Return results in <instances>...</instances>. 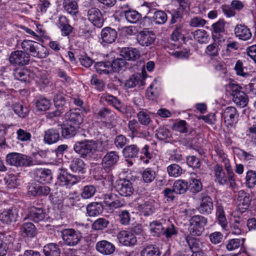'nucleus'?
<instances>
[{
    "instance_id": "obj_1",
    "label": "nucleus",
    "mask_w": 256,
    "mask_h": 256,
    "mask_svg": "<svg viewBox=\"0 0 256 256\" xmlns=\"http://www.w3.org/2000/svg\"><path fill=\"white\" fill-rule=\"evenodd\" d=\"M96 148L95 141L85 140L76 142L74 145L73 150L80 157L88 158L92 157Z\"/></svg>"
},
{
    "instance_id": "obj_2",
    "label": "nucleus",
    "mask_w": 256,
    "mask_h": 256,
    "mask_svg": "<svg viewBox=\"0 0 256 256\" xmlns=\"http://www.w3.org/2000/svg\"><path fill=\"white\" fill-rule=\"evenodd\" d=\"M6 160L8 164L16 167L28 166L34 164L30 156L18 152L8 154Z\"/></svg>"
},
{
    "instance_id": "obj_3",
    "label": "nucleus",
    "mask_w": 256,
    "mask_h": 256,
    "mask_svg": "<svg viewBox=\"0 0 256 256\" xmlns=\"http://www.w3.org/2000/svg\"><path fill=\"white\" fill-rule=\"evenodd\" d=\"M190 234L194 236H200L204 230L207 224V219L200 215H196L190 220Z\"/></svg>"
},
{
    "instance_id": "obj_4",
    "label": "nucleus",
    "mask_w": 256,
    "mask_h": 256,
    "mask_svg": "<svg viewBox=\"0 0 256 256\" xmlns=\"http://www.w3.org/2000/svg\"><path fill=\"white\" fill-rule=\"evenodd\" d=\"M61 235L64 244L70 246L77 245L82 238V233L73 228H66L61 231Z\"/></svg>"
},
{
    "instance_id": "obj_5",
    "label": "nucleus",
    "mask_w": 256,
    "mask_h": 256,
    "mask_svg": "<svg viewBox=\"0 0 256 256\" xmlns=\"http://www.w3.org/2000/svg\"><path fill=\"white\" fill-rule=\"evenodd\" d=\"M104 206L110 210L122 207L124 205V200L120 198L116 194L108 193L103 195Z\"/></svg>"
},
{
    "instance_id": "obj_6",
    "label": "nucleus",
    "mask_w": 256,
    "mask_h": 256,
    "mask_svg": "<svg viewBox=\"0 0 256 256\" xmlns=\"http://www.w3.org/2000/svg\"><path fill=\"white\" fill-rule=\"evenodd\" d=\"M30 54L25 52L16 50L12 52L9 56V62L14 66H24L28 64Z\"/></svg>"
},
{
    "instance_id": "obj_7",
    "label": "nucleus",
    "mask_w": 256,
    "mask_h": 256,
    "mask_svg": "<svg viewBox=\"0 0 256 256\" xmlns=\"http://www.w3.org/2000/svg\"><path fill=\"white\" fill-rule=\"evenodd\" d=\"M116 116L114 112L107 108H100L97 113L98 118L102 120L105 126L110 128L114 126Z\"/></svg>"
},
{
    "instance_id": "obj_8",
    "label": "nucleus",
    "mask_w": 256,
    "mask_h": 256,
    "mask_svg": "<svg viewBox=\"0 0 256 256\" xmlns=\"http://www.w3.org/2000/svg\"><path fill=\"white\" fill-rule=\"evenodd\" d=\"M88 20L96 27L100 28L104 22L102 14L100 10L96 8H91L87 10Z\"/></svg>"
},
{
    "instance_id": "obj_9",
    "label": "nucleus",
    "mask_w": 256,
    "mask_h": 256,
    "mask_svg": "<svg viewBox=\"0 0 256 256\" xmlns=\"http://www.w3.org/2000/svg\"><path fill=\"white\" fill-rule=\"evenodd\" d=\"M116 188L118 194L123 196H130L134 192L132 183L126 179H120L116 182Z\"/></svg>"
},
{
    "instance_id": "obj_10",
    "label": "nucleus",
    "mask_w": 256,
    "mask_h": 256,
    "mask_svg": "<svg viewBox=\"0 0 256 256\" xmlns=\"http://www.w3.org/2000/svg\"><path fill=\"white\" fill-rule=\"evenodd\" d=\"M239 116L236 108L234 106H228L226 108L222 114V117L224 120L227 126H232L237 122Z\"/></svg>"
},
{
    "instance_id": "obj_11",
    "label": "nucleus",
    "mask_w": 256,
    "mask_h": 256,
    "mask_svg": "<svg viewBox=\"0 0 256 256\" xmlns=\"http://www.w3.org/2000/svg\"><path fill=\"white\" fill-rule=\"evenodd\" d=\"M60 171L58 180L60 185L72 186L78 181L76 176L68 173L66 169H60Z\"/></svg>"
},
{
    "instance_id": "obj_12",
    "label": "nucleus",
    "mask_w": 256,
    "mask_h": 256,
    "mask_svg": "<svg viewBox=\"0 0 256 256\" xmlns=\"http://www.w3.org/2000/svg\"><path fill=\"white\" fill-rule=\"evenodd\" d=\"M119 242L125 246H133L136 244L135 235L128 230H121L117 234Z\"/></svg>"
},
{
    "instance_id": "obj_13",
    "label": "nucleus",
    "mask_w": 256,
    "mask_h": 256,
    "mask_svg": "<svg viewBox=\"0 0 256 256\" xmlns=\"http://www.w3.org/2000/svg\"><path fill=\"white\" fill-rule=\"evenodd\" d=\"M101 99L106 101L108 104L112 106L120 113L124 114L126 112V109L124 105L117 97L108 94H104L101 96Z\"/></svg>"
},
{
    "instance_id": "obj_14",
    "label": "nucleus",
    "mask_w": 256,
    "mask_h": 256,
    "mask_svg": "<svg viewBox=\"0 0 256 256\" xmlns=\"http://www.w3.org/2000/svg\"><path fill=\"white\" fill-rule=\"evenodd\" d=\"M46 213L44 208H28V214L24 220L28 219L35 222L44 221L46 219Z\"/></svg>"
},
{
    "instance_id": "obj_15",
    "label": "nucleus",
    "mask_w": 256,
    "mask_h": 256,
    "mask_svg": "<svg viewBox=\"0 0 256 256\" xmlns=\"http://www.w3.org/2000/svg\"><path fill=\"white\" fill-rule=\"evenodd\" d=\"M136 39L140 46H148L154 44L156 40V36L152 32L142 30L137 35Z\"/></svg>"
},
{
    "instance_id": "obj_16",
    "label": "nucleus",
    "mask_w": 256,
    "mask_h": 256,
    "mask_svg": "<svg viewBox=\"0 0 256 256\" xmlns=\"http://www.w3.org/2000/svg\"><path fill=\"white\" fill-rule=\"evenodd\" d=\"M214 181L221 186L229 185L228 175H226L222 166L216 164L214 166Z\"/></svg>"
},
{
    "instance_id": "obj_17",
    "label": "nucleus",
    "mask_w": 256,
    "mask_h": 256,
    "mask_svg": "<svg viewBox=\"0 0 256 256\" xmlns=\"http://www.w3.org/2000/svg\"><path fill=\"white\" fill-rule=\"evenodd\" d=\"M100 36L101 43L110 44L116 41L118 32L115 29L107 26L102 29Z\"/></svg>"
},
{
    "instance_id": "obj_18",
    "label": "nucleus",
    "mask_w": 256,
    "mask_h": 256,
    "mask_svg": "<svg viewBox=\"0 0 256 256\" xmlns=\"http://www.w3.org/2000/svg\"><path fill=\"white\" fill-rule=\"evenodd\" d=\"M84 115L77 109L71 110L66 114L67 122L78 127L83 122Z\"/></svg>"
},
{
    "instance_id": "obj_19",
    "label": "nucleus",
    "mask_w": 256,
    "mask_h": 256,
    "mask_svg": "<svg viewBox=\"0 0 256 256\" xmlns=\"http://www.w3.org/2000/svg\"><path fill=\"white\" fill-rule=\"evenodd\" d=\"M60 138V128H50L44 132V142L52 144L57 142Z\"/></svg>"
},
{
    "instance_id": "obj_20",
    "label": "nucleus",
    "mask_w": 256,
    "mask_h": 256,
    "mask_svg": "<svg viewBox=\"0 0 256 256\" xmlns=\"http://www.w3.org/2000/svg\"><path fill=\"white\" fill-rule=\"evenodd\" d=\"M18 216V211L16 208H11L4 210L0 215V220L4 224H10L16 222Z\"/></svg>"
},
{
    "instance_id": "obj_21",
    "label": "nucleus",
    "mask_w": 256,
    "mask_h": 256,
    "mask_svg": "<svg viewBox=\"0 0 256 256\" xmlns=\"http://www.w3.org/2000/svg\"><path fill=\"white\" fill-rule=\"evenodd\" d=\"M58 26L63 36H68L73 32L74 28L70 24V20L66 16H59Z\"/></svg>"
},
{
    "instance_id": "obj_22",
    "label": "nucleus",
    "mask_w": 256,
    "mask_h": 256,
    "mask_svg": "<svg viewBox=\"0 0 256 256\" xmlns=\"http://www.w3.org/2000/svg\"><path fill=\"white\" fill-rule=\"evenodd\" d=\"M115 248L114 244L106 240L98 242L96 246V250L104 255L112 254L114 252Z\"/></svg>"
},
{
    "instance_id": "obj_23",
    "label": "nucleus",
    "mask_w": 256,
    "mask_h": 256,
    "mask_svg": "<svg viewBox=\"0 0 256 256\" xmlns=\"http://www.w3.org/2000/svg\"><path fill=\"white\" fill-rule=\"evenodd\" d=\"M122 57L128 60H136L140 57V54L138 50L134 48H123L120 51Z\"/></svg>"
},
{
    "instance_id": "obj_24",
    "label": "nucleus",
    "mask_w": 256,
    "mask_h": 256,
    "mask_svg": "<svg viewBox=\"0 0 256 256\" xmlns=\"http://www.w3.org/2000/svg\"><path fill=\"white\" fill-rule=\"evenodd\" d=\"M36 180L40 183H50L52 178V172L49 169L40 168L36 170Z\"/></svg>"
},
{
    "instance_id": "obj_25",
    "label": "nucleus",
    "mask_w": 256,
    "mask_h": 256,
    "mask_svg": "<svg viewBox=\"0 0 256 256\" xmlns=\"http://www.w3.org/2000/svg\"><path fill=\"white\" fill-rule=\"evenodd\" d=\"M194 236L190 234L186 235L184 240L188 244L190 250L193 252H198L201 251L202 248V243L198 238L193 237Z\"/></svg>"
},
{
    "instance_id": "obj_26",
    "label": "nucleus",
    "mask_w": 256,
    "mask_h": 256,
    "mask_svg": "<svg viewBox=\"0 0 256 256\" xmlns=\"http://www.w3.org/2000/svg\"><path fill=\"white\" fill-rule=\"evenodd\" d=\"M224 26L225 22L224 20L220 19L212 24V27L214 31L212 32V38L214 42H221L222 41V37L220 33L224 31Z\"/></svg>"
},
{
    "instance_id": "obj_27",
    "label": "nucleus",
    "mask_w": 256,
    "mask_h": 256,
    "mask_svg": "<svg viewBox=\"0 0 256 256\" xmlns=\"http://www.w3.org/2000/svg\"><path fill=\"white\" fill-rule=\"evenodd\" d=\"M11 100L13 104L12 107L16 114L22 118L26 117L29 113V109L26 106H24L20 102H16V98L10 96Z\"/></svg>"
},
{
    "instance_id": "obj_28",
    "label": "nucleus",
    "mask_w": 256,
    "mask_h": 256,
    "mask_svg": "<svg viewBox=\"0 0 256 256\" xmlns=\"http://www.w3.org/2000/svg\"><path fill=\"white\" fill-rule=\"evenodd\" d=\"M118 152L116 151L108 152L102 159L104 166L111 168L116 164L119 160Z\"/></svg>"
},
{
    "instance_id": "obj_29",
    "label": "nucleus",
    "mask_w": 256,
    "mask_h": 256,
    "mask_svg": "<svg viewBox=\"0 0 256 256\" xmlns=\"http://www.w3.org/2000/svg\"><path fill=\"white\" fill-rule=\"evenodd\" d=\"M252 198L250 194L244 190H240L238 192L237 196V202L239 206H241L242 208L246 210L250 204Z\"/></svg>"
},
{
    "instance_id": "obj_30",
    "label": "nucleus",
    "mask_w": 256,
    "mask_h": 256,
    "mask_svg": "<svg viewBox=\"0 0 256 256\" xmlns=\"http://www.w3.org/2000/svg\"><path fill=\"white\" fill-rule=\"evenodd\" d=\"M198 209L201 214H210L213 210L212 198L208 196L202 197L201 204Z\"/></svg>"
},
{
    "instance_id": "obj_31",
    "label": "nucleus",
    "mask_w": 256,
    "mask_h": 256,
    "mask_svg": "<svg viewBox=\"0 0 256 256\" xmlns=\"http://www.w3.org/2000/svg\"><path fill=\"white\" fill-rule=\"evenodd\" d=\"M86 164L79 158H74L69 164L70 169L74 172L84 174L86 170Z\"/></svg>"
},
{
    "instance_id": "obj_32",
    "label": "nucleus",
    "mask_w": 256,
    "mask_h": 256,
    "mask_svg": "<svg viewBox=\"0 0 256 256\" xmlns=\"http://www.w3.org/2000/svg\"><path fill=\"white\" fill-rule=\"evenodd\" d=\"M30 52L32 56L40 58H45L48 54L47 48L36 42L34 44Z\"/></svg>"
},
{
    "instance_id": "obj_33",
    "label": "nucleus",
    "mask_w": 256,
    "mask_h": 256,
    "mask_svg": "<svg viewBox=\"0 0 256 256\" xmlns=\"http://www.w3.org/2000/svg\"><path fill=\"white\" fill-rule=\"evenodd\" d=\"M234 34L239 39L246 40L252 37V33L249 28L242 24H238L234 28Z\"/></svg>"
},
{
    "instance_id": "obj_34",
    "label": "nucleus",
    "mask_w": 256,
    "mask_h": 256,
    "mask_svg": "<svg viewBox=\"0 0 256 256\" xmlns=\"http://www.w3.org/2000/svg\"><path fill=\"white\" fill-rule=\"evenodd\" d=\"M43 252L45 256H60V245L56 243H49L44 246Z\"/></svg>"
},
{
    "instance_id": "obj_35",
    "label": "nucleus",
    "mask_w": 256,
    "mask_h": 256,
    "mask_svg": "<svg viewBox=\"0 0 256 256\" xmlns=\"http://www.w3.org/2000/svg\"><path fill=\"white\" fill-rule=\"evenodd\" d=\"M104 208V206L100 202L90 203L86 207L87 214L90 216H96L102 212Z\"/></svg>"
},
{
    "instance_id": "obj_36",
    "label": "nucleus",
    "mask_w": 256,
    "mask_h": 256,
    "mask_svg": "<svg viewBox=\"0 0 256 256\" xmlns=\"http://www.w3.org/2000/svg\"><path fill=\"white\" fill-rule=\"evenodd\" d=\"M54 102L55 106L58 109H61L64 111L68 110V107L66 106L67 103L64 98V94L60 92L56 93L54 98Z\"/></svg>"
},
{
    "instance_id": "obj_37",
    "label": "nucleus",
    "mask_w": 256,
    "mask_h": 256,
    "mask_svg": "<svg viewBox=\"0 0 256 256\" xmlns=\"http://www.w3.org/2000/svg\"><path fill=\"white\" fill-rule=\"evenodd\" d=\"M20 232L24 236L32 238L36 235V228L33 224L25 222L21 226Z\"/></svg>"
},
{
    "instance_id": "obj_38",
    "label": "nucleus",
    "mask_w": 256,
    "mask_h": 256,
    "mask_svg": "<svg viewBox=\"0 0 256 256\" xmlns=\"http://www.w3.org/2000/svg\"><path fill=\"white\" fill-rule=\"evenodd\" d=\"M78 127L67 122L62 127V134L64 138H69L74 136L76 133V128Z\"/></svg>"
},
{
    "instance_id": "obj_39",
    "label": "nucleus",
    "mask_w": 256,
    "mask_h": 256,
    "mask_svg": "<svg viewBox=\"0 0 256 256\" xmlns=\"http://www.w3.org/2000/svg\"><path fill=\"white\" fill-rule=\"evenodd\" d=\"M216 214L219 224L222 228L226 229L228 226V222L225 216L224 207L221 204L217 203L216 204Z\"/></svg>"
},
{
    "instance_id": "obj_40",
    "label": "nucleus",
    "mask_w": 256,
    "mask_h": 256,
    "mask_svg": "<svg viewBox=\"0 0 256 256\" xmlns=\"http://www.w3.org/2000/svg\"><path fill=\"white\" fill-rule=\"evenodd\" d=\"M224 168L226 171L228 175L230 181V188H234L236 186L235 180L236 175L233 171V169L230 165V161L228 159L224 160Z\"/></svg>"
},
{
    "instance_id": "obj_41",
    "label": "nucleus",
    "mask_w": 256,
    "mask_h": 256,
    "mask_svg": "<svg viewBox=\"0 0 256 256\" xmlns=\"http://www.w3.org/2000/svg\"><path fill=\"white\" fill-rule=\"evenodd\" d=\"M244 184L248 188H252L256 186V172L255 170H248L246 172Z\"/></svg>"
},
{
    "instance_id": "obj_42",
    "label": "nucleus",
    "mask_w": 256,
    "mask_h": 256,
    "mask_svg": "<svg viewBox=\"0 0 256 256\" xmlns=\"http://www.w3.org/2000/svg\"><path fill=\"white\" fill-rule=\"evenodd\" d=\"M150 114L146 109L138 112L136 116L139 123L144 126H148L152 122Z\"/></svg>"
},
{
    "instance_id": "obj_43",
    "label": "nucleus",
    "mask_w": 256,
    "mask_h": 256,
    "mask_svg": "<svg viewBox=\"0 0 256 256\" xmlns=\"http://www.w3.org/2000/svg\"><path fill=\"white\" fill-rule=\"evenodd\" d=\"M140 148L136 144H130L125 146L122 154L125 158H134L137 156Z\"/></svg>"
},
{
    "instance_id": "obj_44",
    "label": "nucleus",
    "mask_w": 256,
    "mask_h": 256,
    "mask_svg": "<svg viewBox=\"0 0 256 256\" xmlns=\"http://www.w3.org/2000/svg\"><path fill=\"white\" fill-rule=\"evenodd\" d=\"M160 88L156 82H152L146 92V96L149 99L153 100L157 98L160 93Z\"/></svg>"
},
{
    "instance_id": "obj_45",
    "label": "nucleus",
    "mask_w": 256,
    "mask_h": 256,
    "mask_svg": "<svg viewBox=\"0 0 256 256\" xmlns=\"http://www.w3.org/2000/svg\"><path fill=\"white\" fill-rule=\"evenodd\" d=\"M30 72L26 70L16 68L14 70L13 74L14 78L24 82H30L31 80Z\"/></svg>"
},
{
    "instance_id": "obj_46",
    "label": "nucleus",
    "mask_w": 256,
    "mask_h": 256,
    "mask_svg": "<svg viewBox=\"0 0 256 256\" xmlns=\"http://www.w3.org/2000/svg\"><path fill=\"white\" fill-rule=\"evenodd\" d=\"M160 254L158 247L150 244L144 248L140 252V256H160Z\"/></svg>"
},
{
    "instance_id": "obj_47",
    "label": "nucleus",
    "mask_w": 256,
    "mask_h": 256,
    "mask_svg": "<svg viewBox=\"0 0 256 256\" xmlns=\"http://www.w3.org/2000/svg\"><path fill=\"white\" fill-rule=\"evenodd\" d=\"M235 96L232 97L234 102L241 108L246 106L248 101V98L246 94L244 92H239L236 93Z\"/></svg>"
},
{
    "instance_id": "obj_48",
    "label": "nucleus",
    "mask_w": 256,
    "mask_h": 256,
    "mask_svg": "<svg viewBox=\"0 0 256 256\" xmlns=\"http://www.w3.org/2000/svg\"><path fill=\"white\" fill-rule=\"evenodd\" d=\"M63 7L69 14H74L78 12V4L74 0H64Z\"/></svg>"
},
{
    "instance_id": "obj_49",
    "label": "nucleus",
    "mask_w": 256,
    "mask_h": 256,
    "mask_svg": "<svg viewBox=\"0 0 256 256\" xmlns=\"http://www.w3.org/2000/svg\"><path fill=\"white\" fill-rule=\"evenodd\" d=\"M164 226L158 221H154L150 224V230L153 236H160L163 234Z\"/></svg>"
},
{
    "instance_id": "obj_50",
    "label": "nucleus",
    "mask_w": 256,
    "mask_h": 256,
    "mask_svg": "<svg viewBox=\"0 0 256 256\" xmlns=\"http://www.w3.org/2000/svg\"><path fill=\"white\" fill-rule=\"evenodd\" d=\"M174 190L176 194H184L188 188V183L182 180H176L173 185Z\"/></svg>"
},
{
    "instance_id": "obj_51",
    "label": "nucleus",
    "mask_w": 256,
    "mask_h": 256,
    "mask_svg": "<svg viewBox=\"0 0 256 256\" xmlns=\"http://www.w3.org/2000/svg\"><path fill=\"white\" fill-rule=\"evenodd\" d=\"M194 39L199 43H206L208 42V34L204 30H198L192 33Z\"/></svg>"
},
{
    "instance_id": "obj_52",
    "label": "nucleus",
    "mask_w": 256,
    "mask_h": 256,
    "mask_svg": "<svg viewBox=\"0 0 256 256\" xmlns=\"http://www.w3.org/2000/svg\"><path fill=\"white\" fill-rule=\"evenodd\" d=\"M96 72L100 74H108L112 72V68L110 62H100L95 65Z\"/></svg>"
},
{
    "instance_id": "obj_53",
    "label": "nucleus",
    "mask_w": 256,
    "mask_h": 256,
    "mask_svg": "<svg viewBox=\"0 0 256 256\" xmlns=\"http://www.w3.org/2000/svg\"><path fill=\"white\" fill-rule=\"evenodd\" d=\"M142 77L140 74H135L131 76L126 80L124 86L128 88L135 87L142 80Z\"/></svg>"
},
{
    "instance_id": "obj_54",
    "label": "nucleus",
    "mask_w": 256,
    "mask_h": 256,
    "mask_svg": "<svg viewBox=\"0 0 256 256\" xmlns=\"http://www.w3.org/2000/svg\"><path fill=\"white\" fill-rule=\"evenodd\" d=\"M96 190V188L93 185L86 186L82 189L80 196L84 199H89L94 196Z\"/></svg>"
},
{
    "instance_id": "obj_55",
    "label": "nucleus",
    "mask_w": 256,
    "mask_h": 256,
    "mask_svg": "<svg viewBox=\"0 0 256 256\" xmlns=\"http://www.w3.org/2000/svg\"><path fill=\"white\" fill-rule=\"evenodd\" d=\"M178 234V228L174 224H169L164 226L162 234L165 236L168 240L173 236H176Z\"/></svg>"
},
{
    "instance_id": "obj_56",
    "label": "nucleus",
    "mask_w": 256,
    "mask_h": 256,
    "mask_svg": "<svg viewBox=\"0 0 256 256\" xmlns=\"http://www.w3.org/2000/svg\"><path fill=\"white\" fill-rule=\"evenodd\" d=\"M153 19L156 24H163L167 21L168 16L164 11L157 10L154 12Z\"/></svg>"
},
{
    "instance_id": "obj_57",
    "label": "nucleus",
    "mask_w": 256,
    "mask_h": 256,
    "mask_svg": "<svg viewBox=\"0 0 256 256\" xmlns=\"http://www.w3.org/2000/svg\"><path fill=\"white\" fill-rule=\"evenodd\" d=\"M124 16L128 22L133 24L136 23L141 18V14L134 10L125 11Z\"/></svg>"
},
{
    "instance_id": "obj_58",
    "label": "nucleus",
    "mask_w": 256,
    "mask_h": 256,
    "mask_svg": "<svg viewBox=\"0 0 256 256\" xmlns=\"http://www.w3.org/2000/svg\"><path fill=\"white\" fill-rule=\"evenodd\" d=\"M90 84L99 92L103 91L105 88V84L104 80L99 78L96 74L92 75Z\"/></svg>"
},
{
    "instance_id": "obj_59",
    "label": "nucleus",
    "mask_w": 256,
    "mask_h": 256,
    "mask_svg": "<svg viewBox=\"0 0 256 256\" xmlns=\"http://www.w3.org/2000/svg\"><path fill=\"white\" fill-rule=\"evenodd\" d=\"M244 238H232L228 242L226 246V248L228 251L234 250L242 245L243 244L244 242Z\"/></svg>"
},
{
    "instance_id": "obj_60",
    "label": "nucleus",
    "mask_w": 256,
    "mask_h": 256,
    "mask_svg": "<svg viewBox=\"0 0 256 256\" xmlns=\"http://www.w3.org/2000/svg\"><path fill=\"white\" fill-rule=\"evenodd\" d=\"M50 105V100L44 98H40L36 102V108L40 111H46L48 110Z\"/></svg>"
},
{
    "instance_id": "obj_61",
    "label": "nucleus",
    "mask_w": 256,
    "mask_h": 256,
    "mask_svg": "<svg viewBox=\"0 0 256 256\" xmlns=\"http://www.w3.org/2000/svg\"><path fill=\"white\" fill-rule=\"evenodd\" d=\"M167 171L170 176L178 177L182 173V169L177 164H172L167 168Z\"/></svg>"
},
{
    "instance_id": "obj_62",
    "label": "nucleus",
    "mask_w": 256,
    "mask_h": 256,
    "mask_svg": "<svg viewBox=\"0 0 256 256\" xmlns=\"http://www.w3.org/2000/svg\"><path fill=\"white\" fill-rule=\"evenodd\" d=\"M155 176V172L150 168H147L142 173V180L146 183H150L154 180Z\"/></svg>"
},
{
    "instance_id": "obj_63",
    "label": "nucleus",
    "mask_w": 256,
    "mask_h": 256,
    "mask_svg": "<svg viewBox=\"0 0 256 256\" xmlns=\"http://www.w3.org/2000/svg\"><path fill=\"white\" fill-rule=\"evenodd\" d=\"M218 42V41H216L207 46L205 53L210 56H218L220 50Z\"/></svg>"
},
{
    "instance_id": "obj_64",
    "label": "nucleus",
    "mask_w": 256,
    "mask_h": 256,
    "mask_svg": "<svg viewBox=\"0 0 256 256\" xmlns=\"http://www.w3.org/2000/svg\"><path fill=\"white\" fill-rule=\"evenodd\" d=\"M246 136L250 142L256 146V123L248 128L246 130Z\"/></svg>"
}]
</instances>
